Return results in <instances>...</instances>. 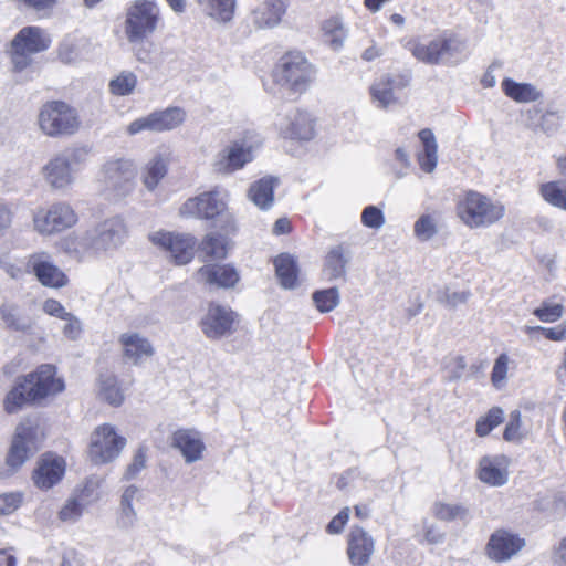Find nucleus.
Listing matches in <instances>:
<instances>
[{
	"mask_svg": "<svg viewBox=\"0 0 566 566\" xmlns=\"http://www.w3.org/2000/svg\"><path fill=\"white\" fill-rule=\"evenodd\" d=\"M148 240L178 265L187 264L193 259L196 239L189 234L156 230L148 234Z\"/></svg>",
	"mask_w": 566,
	"mask_h": 566,
	"instance_id": "obj_13",
	"label": "nucleus"
},
{
	"mask_svg": "<svg viewBox=\"0 0 566 566\" xmlns=\"http://www.w3.org/2000/svg\"><path fill=\"white\" fill-rule=\"evenodd\" d=\"M261 144L258 134L245 132L214 155L211 164L213 171L220 175H231L242 169L253 160V154Z\"/></svg>",
	"mask_w": 566,
	"mask_h": 566,
	"instance_id": "obj_8",
	"label": "nucleus"
},
{
	"mask_svg": "<svg viewBox=\"0 0 566 566\" xmlns=\"http://www.w3.org/2000/svg\"><path fill=\"white\" fill-rule=\"evenodd\" d=\"M22 503L20 493L0 494V515H9L17 511Z\"/></svg>",
	"mask_w": 566,
	"mask_h": 566,
	"instance_id": "obj_59",
	"label": "nucleus"
},
{
	"mask_svg": "<svg viewBox=\"0 0 566 566\" xmlns=\"http://www.w3.org/2000/svg\"><path fill=\"white\" fill-rule=\"evenodd\" d=\"M137 518V513L134 505L119 504L117 512V525L123 528H128L134 525Z\"/></svg>",
	"mask_w": 566,
	"mask_h": 566,
	"instance_id": "obj_60",
	"label": "nucleus"
},
{
	"mask_svg": "<svg viewBox=\"0 0 566 566\" xmlns=\"http://www.w3.org/2000/svg\"><path fill=\"white\" fill-rule=\"evenodd\" d=\"M431 512L436 518L442 522L467 521L469 510L462 504L437 501L431 507Z\"/></svg>",
	"mask_w": 566,
	"mask_h": 566,
	"instance_id": "obj_41",
	"label": "nucleus"
},
{
	"mask_svg": "<svg viewBox=\"0 0 566 566\" xmlns=\"http://www.w3.org/2000/svg\"><path fill=\"white\" fill-rule=\"evenodd\" d=\"M525 541L506 530H496L491 534L485 547V556L494 563H506L518 555Z\"/></svg>",
	"mask_w": 566,
	"mask_h": 566,
	"instance_id": "obj_16",
	"label": "nucleus"
},
{
	"mask_svg": "<svg viewBox=\"0 0 566 566\" xmlns=\"http://www.w3.org/2000/svg\"><path fill=\"white\" fill-rule=\"evenodd\" d=\"M195 280L211 289H232L240 275L230 264H206L196 272Z\"/></svg>",
	"mask_w": 566,
	"mask_h": 566,
	"instance_id": "obj_22",
	"label": "nucleus"
},
{
	"mask_svg": "<svg viewBox=\"0 0 566 566\" xmlns=\"http://www.w3.org/2000/svg\"><path fill=\"white\" fill-rule=\"evenodd\" d=\"M85 510L84 504L71 494L57 512V518L63 523L74 524L80 521Z\"/></svg>",
	"mask_w": 566,
	"mask_h": 566,
	"instance_id": "obj_46",
	"label": "nucleus"
},
{
	"mask_svg": "<svg viewBox=\"0 0 566 566\" xmlns=\"http://www.w3.org/2000/svg\"><path fill=\"white\" fill-rule=\"evenodd\" d=\"M97 398L112 406L119 407L125 401V392L120 387L119 380L113 373H103L96 381Z\"/></svg>",
	"mask_w": 566,
	"mask_h": 566,
	"instance_id": "obj_30",
	"label": "nucleus"
},
{
	"mask_svg": "<svg viewBox=\"0 0 566 566\" xmlns=\"http://www.w3.org/2000/svg\"><path fill=\"white\" fill-rule=\"evenodd\" d=\"M66 462L55 453H45L36 462L32 480L41 490H50L60 483L65 474Z\"/></svg>",
	"mask_w": 566,
	"mask_h": 566,
	"instance_id": "obj_20",
	"label": "nucleus"
},
{
	"mask_svg": "<svg viewBox=\"0 0 566 566\" xmlns=\"http://www.w3.org/2000/svg\"><path fill=\"white\" fill-rule=\"evenodd\" d=\"M161 12L154 0H136L126 10L125 35L130 44L144 42L158 28Z\"/></svg>",
	"mask_w": 566,
	"mask_h": 566,
	"instance_id": "obj_9",
	"label": "nucleus"
},
{
	"mask_svg": "<svg viewBox=\"0 0 566 566\" xmlns=\"http://www.w3.org/2000/svg\"><path fill=\"white\" fill-rule=\"evenodd\" d=\"M33 453L34 452L22 444L20 440H15L13 438L9 454L7 457V463L11 468L17 469L21 467Z\"/></svg>",
	"mask_w": 566,
	"mask_h": 566,
	"instance_id": "obj_51",
	"label": "nucleus"
},
{
	"mask_svg": "<svg viewBox=\"0 0 566 566\" xmlns=\"http://www.w3.org/2000/svg\"><path fill=\"white\" fill-rule=\"evenodd\" d=\"M407 49L420 62L429 65L457 62L464 57L468 44L464 39L453 33H443L430 41H409Z\"/></svg>",
	"mask_w": 566,
	"mask_h": 566,
	"instance_id": "obj_2",
	"label": "nucleus"
},
{
	"mask_svg": "<svg viewBox=\"0 0 566 566\" xmlns=\"http://www.w3.org/2000/svg\"><path fill=\"white\" fill-rule=\"evenodd\" d=\"M227 210V193L218 190L203 192L197 197L188 199L180 208V213L185 217H196L200 219H212L223 214Z\"/></svg>",
	"mask_w": 566,
	"mask_h": 566,
	"instance_id": "obj_17",
	"label": "nucleus"
},
{
	"mask_svg": "<svg viewBox=\"0 0 566 566\" xmlns=\"http://www.w3.org/2000/svg\"><path fill=\"white\" fill-rule=\"evenodd\" d=\"M438 232L439 223L436 214L423 213L413 223V234L420 242L430 241Z\"/></svg>",
	"mask_w": 566,
	"mask_h": 566,
	"instance_id": "obj_45",
	"label": "nucleus"
},
{
	"mask_svg": "<svg viewBox=\"0 0 566 566\" xmlns=\"http://www.w3.org/2000/svg\"><path fill=\"white\" fill-rule=\"evenodd\" d=\"M525 436L526 432L522 427L521 412L514 410L510 413V420L505 427L503 438L509 442H520Z\"/></svg>",
	"mask_w": 566,
	"mask_h": 566,
	"instance_id": "obj_50",
	"label": "nucleus"
},
{
	"mask_svg": "<svg viewBox=\"0 0 566 566\" xmlns=\"http://www.w3.org/2000/svg\"><path fill=\"white\" fill-rule=\"evenodd\" d=\"M509 364L510 357L506 354H501L496 358L491 374V380L494 387L501 388L504 385L509 371Z\"/></svg>",
	"mask_w": 566,
	"mask_h": 566,
	"instance_id": "obj_54",
	"label": "nucleus"
},
{
	"mask_svg": "<svg viewBox=\"0 0 566 566\" xmlns=\"http://www.w3.org/2000/svg\"><path fill=\"white\" fill-rule=\"evenodd\" d=\"M33 228L42 235H52L72 228L77 214L66 202H56L49 209H40L33 214Z\"/></svg>",
	"mask_w": 566,
	"mask_h": 566,
	"instance_id": "obj_14",
	"label": "nucleus"
},
{
	"mask_svg": "<svg viewBox=\"0 0 566 566\" xmlns=\"http://www.w3.org/2000/svg\"><path fill=\"white\" fill-rule=\"evenodd\" d=\"M83 149H67L56 154L42 168L46 184L55 190H65L75 181L76 166L84 161Z\"/></svg>",
	"mask_w": 566,
	"mask_h": 566,
	"instance_id": "obj_11",
	"label": "nucleus"
},
{
	"mask_svg": "<svg viewBox=\"0 0 566 566\" xmlns=\"http://www.w3.org/2000/svg\"><path fill=\"white\" fill-rule=\"evenodd\" d=\"M65 382L57 376L55 366L43 364L18 379L4 399V409L14 413L27 403H42L63 392Z\"/></svg>",
	"mask_w": 566,
	"mask_h": 566,
	"instance_id": "obj_1",
	"label": "nucleus"
},
{
	"mask_svg": "<svg viewBox=\"0 0 566 566\" xmlns=\"http://www.w3.org/2000/svg\"><path fill=\"white\" fill-rule=\"evenodd\" d=\"M503 410L493 407L476 421L475 432L479 437H486L495 427L503 422Z\"/></svg>",
	"mask_w": 566,
	"mask_h": 566,
	"instance_id": "obj_47",
	"label": "nucleus"
},
{
	"mask_svg": "<svg viewBox=\"0 0 566 566\" xmlns=\"http://www.w3.org/2000/svg\"><path fill=\"white\" fill-rule=\"evenodd\" d=\"M169 155L156 153L143 166L140 179L148 191H154L168 172Z\"/></svg>",
	"mask_w": 566,
	"mask_h": 566,
	"instance_id": "obj_28",
	"label": "nucleus"
},
{
	"mask_svg": "<svg viewBox=\"0 0 566 566\" xmlns=\"http://www.w3.org/2000/svg\"><path fill=\"white\" fill-rule=\"evenodd\" d=\"M156 133H164L176 129L186 119V112L180 107H167L153 112Z\"/></svg>",
	"mask_w": 566,
	"mask_h": 566,
	"instance_id": "obj_39",
	"label": "nucleus"
},
{
	"mask_svg": "<svg viewBox=\"0 0 566 566\" xmlns=\"http://www.w3.org/2000/svg\"><path fill=\"white\" fill-rule=\"evenodd\" d=\"M126 444V438L118 433L115 426L103 423L90 436L87 457L93 464H108L119 458Z\"/></svg>",
	"mask_w": 566,
	"mask_h": 566,
	"instance_id": "obj_10",
	"label": "nucleus"
},
{
	"mask_svg": "<svg viewBox=\"0 0 566 566\" xmlns=\"http://www.w3.org/2000/svg\"><path fill=\"white\" fill-rule=\"evenodd\" d=\"M14 439L20 440L31 451L36 452L44 439V433L39 426L27 421L18 426Z\"/></svg>",
	"mask_w": 566,
	"mask_h": 566,
	"instance_id": "obj_43",
	"label": "nucleus"
},
{
	"mask_svg": "<svg viewBox=\"0 0 566 566\" xmlns=\"http://www.w3.org/2000/svg\"><path fill=\"white\" fill-rule=\"evenodd\" d=\"M287 9L286 0H263L252 12V24L260 30L276 28Z\"/></svg>",
	"mask_w": 566,
	"mask_h": 566,
	"instance_id": "obj_26",
	"label": "nucleus"
},
{
	"mask_svg": "<svg viewBox=\"0 0 566 566\" xmlns=\"http://www.w3.org/2000/svg\"><path fill=\"white\" fill-rule=\"evenodd\" d=\"M28 268L44 286L59 289L67 284L65 273L54 264L52 258L46 252H38L30 255Z\"/></svg>",
	"mask_w": 566,
	"mask_h": 566,
	"instance_id": "obj_21",
	"label": "nucleus"
},
{
	"mask_svg": "<svg viewBox=\"0 0 566 566\" xmlns=\"http://www.w3.org/2000/svg\"><path fill=\"white\" fill-rule=\"evenodd\" d=\"M171 447L180 452L188 464L202 460L206 451L202 436L195 429L176 430L171 436Z\"/></svg>",
	"mask_w": 566,
	"mask_h": 566,
	"instance_id": "obj_23",
	"label": "nucleus"
},
{
	"mask_svg": "<svg viewBox=\"0 0 566 566\" xmlns=\"http://www.w3.org/2000/svg\"><path fill=\"white\" fill-rule=\"evenodd\" d=\"M59 56L64 63H74L80 60L78 45L64 42L59 50Z\"/></svg>",
	"mask_w": 566,
	"mask_h": 566,
	"instance_id": "obj_64",
	"label": "nucleus"
},
{
	"mask_svg": "<svg viewBox=\"0 0 566 566\" xmlns=\"http://www.w3.org/2000/svg\"><path fill=\"white\" fill-rule=\"evenodd\" d=\"M118 344L122 348L123 360L133 366H142L156 353L149 338L138 332L128 331L120 334Z\"/></svg>",
	"mask_w": 566,
	"mask_h": 566,
	"instance_id": "obj_19",
	"label": "nucleus"
},
{
	"mask_svg": "<svg viewBox=\"0 0 566 566\" xmlns=\"http://www.w3.org/2000/svg\"><path fill=\"white\" fill-rule=\"evenodd\" d=\"M505 207L476 192H467L458 202L457 214L471 229L486 228L504 217Z\"/></svg>",
	"mask_w": 566,
	"mask_h": 566,
	"instance_id": "obj_4",
	"label": "nucleus"
},
{
	"mask_svg": "<svg viewBox=\"0 0 566 566\" xmlns=\"http://www.w3.org/2000/svg\"><path fill=\"white\" fill-rule=\"evenodd\" d=\"M50 34L42 28H22L11 40L8 54L14 72H23L33 63V55L46 51L51 45Z\"/></svg>",
	"mask_w": 566,
	"mask_h": 566,
	"instance_id": "obj_5",
	"label": "nucleus"
},
{
	"mask_svg": "<svg viewBox=\"0 0 566 566\" xmlns=\"http://www.w3.org/2000/svg\"><path fill=\"white\" fill-rule=\"evenodd\" d=\"M313 301L322 313L333 311L339 303V292L336 287L317 291L313 294Z\"/></svg>",
	"mask_w": 566,
	"mask_h": 566,
	"instance_id": "obj_49",
	"label": "nucleus"
},
{
	"mask_svg": "<svg viewBox=\"0 0 566 566\" xmlns=\"http://www.w3.org/2000/svg\"><path fill=\"white\" fill-rule=\"evenodd\" d=\"M277 180L272 177L262 178L251 185L249 189L250 200L260 209H269L274 201V187Z\"/></svg>",
	"mask_w": 566,
	"mask_h": 566,
	"instance_id": "obj_33",
	"label": "nucleus"
},
{
	"mask_svg": "<svg viewBox=\"0 0 566 566\" xmlns=\"http://www.w3.org/2000/svg\"><path fill=\"white\" fill-rule=\"evenodd\" d=\"M0 322L3 328L17 333H29L34 324L19 304L9 301L0 305Z\"/></svg>",
	"mask_w": 566,
	"mask_h": 566,
	"instance_id": "obj_27",
	"label": "nucleus"
},
{
	"mask_svg": "<svg viewBox=\"0 0 566 566\" xmlns=\"http://www.w3.org/2000/svg\"><path fill=\"white\" fill-rule=\"evenodd\" d=\"M146 461V450L139 448L134 454L133 461L127 465L123 478L127 481L135 479L145 469Z\"/></svg>",
	"mask_w": 566,
	"mask_h": 566,
	"instance_id": "obj_56",
	"label": "nucleus"
},
{
	"mask_svg": "<svg viewBox=\"0 0 566 566\" xmlns=\"http://www.w3.org/2000/svg\"><path fill=\"white\" fill-rule=\"evenodd\" d=\"M276 275L284 289H294L297 284V266L295 259L290 254H281L275 261Z\"/></svg>",
	"mask_w": 566,
	"mask_h": 566,
	"instance_id": "obj_40",
	"label": "nucleus"
},
{
	"mask_svg": "<svg viewBox=\"0 0 566 566\" xmlns=\"http://www.w3.org/2000/svg\"><path fill=\"white\" fill-rule=\"evenodd\" d=\"M126 132L129 136H135L137 134L149 132L156 133L155 120L153 117V113H149L146 116H142L133 120L126 128Z\"/></svg>",
	"mask_w": 566,
	"mask_h": 566,
	"instance_id": "obj_57",
	"label": "nucleus"
},
{
	"mask_svg": "<svg viewBox=\"0 0 566 566\" xmlns=\"http://www.w3.org/2000/svg\"><path fill=\"white\" fill-rule=\"evenodd\" d=\"M42 311L53 317L63 319L70 312L62 305L61 302L54 298H48L42 304Z\"/></svg>",
	"mask_w": 566,
	"mask_h": 566,
	"instance_id": "obj_62",
	"label": "nucleus"
},
{
	"mask_svg": "<svg viewBox=\"0 0 566 566\" xmlns=\"http://www.w3.org/2000/svg\"><path fill=\"white\" fill-rule=\"evenodd\" d=\"M65 324L62 327L64 337L70 340H77L83 334V325L78 317L71 312L62 319Z\"/></svg>",
	"mask_w": 566,
	"mask_h": 566,
	"instance_id": "obj_55",
	"label": "nucleus"
},
{
	"mask_svg": "<svg viewBox=\"0 0 566 566\" xmlns=\"http://www.w3.org/2000/svg\"><path fill=\"white\" fill-rule=\"evenodd\" d=\"M562 119L563 115L560 112L546 111L541 117L539 126L546 134H554L559 129Z\"/></svg>",
	"mask_w": 566,
	"mask_h": 566,
	"instance_id": "obj_58",
	"label": "nucleus"
},
{
	"mask_svg": "<svg viewBox=\"0 0 566 566\" xmlns=\"http://www.w3.org/2000/svg\"><path fill=\"white\" fill-rule=\"evenodd\" d=\"M128 237L125 221L119 217L109 218L98 223L82 239V250L93 256L111 255L118 250Z\"/></svg>",
	"mask_w": 566,
	"mask_h": 566,
	"instance_id": "obj_6",
	"label": "nucleus"
},
{
	"mask_svg": "<svg viewBox=\"0 0 566 566\" xmlns=\"http://www.w3.org/2000/svg\"><path fill=\"white\" fill-rule=\"evenodd\" d=\"M316 120L313 115L300 108L287 111L279 120L277 129L283 138L308 142L316 135Z\"/></svg>",
	"mask_w": 566,
	"mask_h": 566,
	"instance_id": "obj_15",
	"label": "nucleus"
},
{
	"mask_svg": "<svg viewBox=\"0 0 566 566\" xmlns=\"http://www.w3.org/2000/svg\"><path fill=\"white\" fill-rule=\"evenodd\" d=\"M234 312L224 305L210 303L200 319V328L206 337L220 339L233 332Z\"/></svg>",
	"mask_w": 566,
	"mask_h": 566,
	"instance_id": "obj_18",
	"label": "nucleus"
},
{
	"mask_svg": "<svg viewBox=\"0 0 566 566\" xmlns=\"http://www.w3.org/2000/svg\"><path fill=\"white\" fill-rule=\"evenodd\" d=\"M395 80L386 75L376 81L370 87L373 102L377 107L387 108L397 103V97L394 93Z\"/></svg>",
	"mask_w": 566,
	"mask_h": 566,
	"instance_id": "obj_38",
	"label": "nucleus"
},
{
	"mask_svg": "<svg viewBox=\"0 0 566 566\" xmlns=\"http://www.w3.org/2000/svg\"><path fill=\"white\" fill-rule=\"evenodd\" d=\"M349 518V507H344L326 527L329 534H339Z\"/></svg>",
	"mask_w": 566,
	"mask_h": 566,
	"instance_id": "obj_63",
	"label": "nucleus"
},
{
	"mask_svg": "<svg viewBox=\"0 0 566 566\" xmlns=\"http://www.w3.org/2000/svg\"><path fill=\"white\" fill-rule=\"evenodd\" d=\"M228 239L221 234H207L199 245V258L202 261L220 260L227 256Z\"/></svg>",
	"mask_w": 566,
	"mask_h": 566,
	"instance_id": "obj_37",
	"label": "nucleus"
},
{
	"mask_svg": "<svg viewBox=\"0 0 566 566\" xmlns=\"http://www.w3.org/2000/svg\"><path fill=\"white\" fill-rule=\"evenodd\" d=\"M385 222L382 210L376 206H367L361 212V223L367 228L379 230Z\"/></svg>",
	"mask_w": 566,
	"mask_h": 566,
	"instance_id": "obj_52",
	"label": "nucleus"
},
{
	"mask_svg": "<svg viewBox=\"0 0 566 566\" xmlns=\"http://www.w3.org/2000/svg\"><path fill=\"white\" fill-rule=\"evenodd\" d=\"M200 12L217 24L230 23L235 13L237 0H196Z\"/></svg>",
	"mask_w": 566,
	"mask_h": 566,
	"instance_id": "obj_29",
	"label": "nucleus"
},
{
	"mask_svg": "<svg viewBox=\"0 0 566 566\" xmlns=\"http://www.w3.org/2000/svg\"><path fill=\"white\" fill-rule=\"evenodd\" d=\"M137 166L130 158L108 159L101 168L99 178L116 197L128 196L135 188Z\"/></svg>",
	"mask_w": 566,
	"mask_h": 566,
	"instance_id": "obj_12",
	"label": "nucleus"
},
{
	"mask_svg": "<svg viewBox=\"0 0 566 566\" xmlns=\"http://www.w3.org/2000/svg\"><path fill=\"white\" fill-rule=\"evenodd\" d=\"M349 261L343 247L337 245L329 250L325 258L323 275L328 281L342 279L346 274V265Z\"/></svg>",
	"mask_w": 566,
	"mask_h": 566,
	"instance_id": "obj_34",
	"label": "nucleus"
},
{
	"mask_svg": "<svg viewBox=\"0 0 566 566\" xmlns=\"http://www.w3.org/2000/svg\"><path fill=\"white\" fill-rule=\"evenodd\" d=\"M564 311L565 307L562 303L546 300L534 310L533 314L544 323H554L563 316Z\"/></svg>",
	"mask_w": 566,
	"mask_h": 566,
	"instance_id": "obj_48",
	"label": "nucleus"
},
{
	"mask_svg": "<svg viewBox=\"0 0 566 566\" xmlns=\"http://www.w3.org/2000/svg\"><path fill=\"white\" fill-rule=\"evenodd\" d=\"M501 88L505 96L520 104L537 102L543 97L542 91L536 85L520 83L510 77L502 81Z\"/></svg>",
	"mask_w": 566,
	"mask_h": 566,
	"instance_id": "obj_31",
	"label": "nucleus"
},
{
	"mask_svg": "<svg viewBox=\"0 0 566 566\" xmlns=\"http://www.w3.org/2000/svg\"><path fill=\"white\" fill-rule=\"evenodd\" d=\"M324 42L334 51L343 48L347 38V29L339 17H331L322 23Z\"/></svg>",
	"mask_w": 566,
	"mask_h": 566,
	"instance_id": "obj_36",
	"label": "nucleus"
},
{
	"mask_svg": "<svg viewBox=\"0 0 566 566\" xmlns=\"http://www.w3.org/2000/svg\"><path fill=\"white\" fill-rule=\"evenodd\" d=\"M510 461L505 455L483 457L478 467V478L490 486H503L509 481Z\"/></svg>",
	"mask_w": 566,
	"mask_h": 566,
	"instance_id": "obj_25",
	"label": "nucleus"
},
{
	"mask_svg": "<svg viewBox=\"0 0 566 566\" xmlns=\"http://www.w3.org/2000/svg\"><path fill=\"white\" fill-rule=\"evenodd\" d=\"M138 85V77L132 71H122L108 83V91L117 97L129 96L135 93Z\"/></svg>",
	"mask_w": 566,
	"mask_h": 566,
	"instance_id": "obj_42",
	"label": "nucleus"
},
{
	"mask_svg": "<svg viewBox=\"0 0 566 566\" xmlns=\"http://www.w3.org/2000/svg\"><path fill=\"white\" fill-rule=\"evenodd\" d=\"M395 159L398 163V167L395 168V175L397 178H402L407 175L411 165L409 154L403 147H398L395 150Z\"/></svg>",
	"mask_w": 566,
	"mask_h": 566,
	"instance_id": "obj_61",
	"label": "nucleus"
},
{
	"mask_svg": "<svg viewBox=\"0 0 566 566\" xmlns=\"http://www.w3.org/2000/svg\"><path fill=\"white\" fill-rule=\"evenodd\" d=\"M539 193L547 203L566 211V182L548 181L542 184Z\"/></svg>",
	"mask_w": 566,
	"mask_h": 566,
	"instance_id": "obj_44",
	"label": "nucleus"
},
{
	"mask_svg": "<svg viewBox=\"0 0 566 566\" xmlns=\"http://www.w3.org/2000/svg\"><path fill=\"white\" fill-rule=\"evenodd\" d=\"M36 123L49 137L71 136L81 127L77 111L62 101L44 103L39 109Z\"/></svg>",
	"mask_w": 566,
	"mask_h": 566,
	"instance_id": "obj_7",
	"label": "nucleus"
},
{
	"mask_svg": "<svg viewBox=\"0 0 566 566\" xmlns=\"http://www.w3.org/2000/svg\"><path fill=\"white\" fill-rule=\"evenodd\" d=\"M419 138L423 145L422 151L418 155V161L424 172H432L438 163V145L432 130L422 129Z\"/></svg>",
	"mask_w": 566,
	"mask_h": 566,
	"instance_id": "obj_35",
	"label": "nucleus"
},
{
	"mask_svg": "<svg viewBox=\"0 0 566 566\" xmlns=\"http://www.w3.org/2000/svg\"><path fill=\"white\" fill-rule=\"evenodd\" d=\"M104 479L96 474L90 475L78 483L71 494H73L87 509L102 499V485Z\"/></svg>",
	"mask_w": 566,
	"mask_h": 566,
	"instance_id": "obj_32",
	"label": "nucleus"
},
{
	"mask_svg": "<svg viewBox=\"0 0 566 566\" xmlns=\"http://www.w3.org/2000/svg\"><path fill=\"white\" fill-rule=\"evenodd\" d=\"M315 76L313 65L301 53H287L275 64L272 78L274 84L291 96L306 92Z\"/></svg>",
	"mask_w": 566,
	"mask_h": 566,
	"instance_id": "obj_3",
	"label": "nucleus"
},
{
	"mask_svg": "<svg viewBox=\"0 0 566 566\" xmlns=\"http://www.w3.org/2000/svg\"><path fill=\"white\" fill-rule=\"evenodd\" d=\"M375 551L371 536L361 527L355 526L348 534L347 554L352 566H367Z\"/></svg>",
	"mask_w": 566,
	"mask_h": 566,
	"instance_id": "obj_24",
	"label": "nucleus"
},
{
	"mask_svg": "<svg viewBox=\"0 0 566 566\" xmlns=\"http://www.w3.org/2000/svg\"><path fill=\"white\" fill-rule=\"evenodd\" d=\"M19 7L31 10L42 17H48L59 0H14Z\"/></svg>",
	"mask_w": 566,
	"mask_h": 566,
	"instance_id": "obj_53",
	"label": "nucleus"
}]
</instances>
